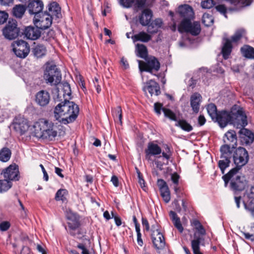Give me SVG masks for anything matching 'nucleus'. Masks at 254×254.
Segmentation results:
<instances>
[{
	"label": "nucleus",
	"mask_w": 254,
	"mask_h": 254,
	"mask_svg": "<svg viewBox=\"0 0 254 254\" xmlns=\"http://www.w3.org/2000/svg\"><path fill=\"white\" fill-rule=\"evenodd\" d=\"M60 102L54 108V115L59 123L67 125L73 122L77 118L79 112L77 105L69 101Z\"/></svg>",
	"instance_id": "f257e3e1"
},
{
	"label": "nucleus",
	"mask_w": 254,
	"mask_h": 254,
	"mask_svg": "<svg viewBox=\"0 0 254 254\" xmlns=\"http://www.w3.org/2000/svg\"><path fill=\"white\" fill-rule=\"evenodd\" d=\"M33 133L37 138L53 141L58 135L57 127L51 121L40 119L33 125Z\"/></svg>",
	"instance_id": "f03ea898"
},
{
	"label": "nucleus",
	"mask_w": 254,
	"mask_h": 254,
	"mask_svg": "<svg viewBox=\"0 0 254 254\" xmlns=\"http://www.w3.org/2000/svg\"><path fill=\"white\" fill-rule=\"evenodd\" d=\"M238 125L243 127L239 131L240 138L242 144L248 145L254 140V134L250 130L244 128L247 124V116L242 109L238 110L236 113Z\"/></svg>",
	"instance_id": "7ed1b4c3"
},
{
	"label": "nucleus",
	"mask_w": 254,
	"mask_h": 254,
	"mask_svg": "<svg viewBox=\"0 0 254 254\" xmlns=\"http://www.w3.org/2000/svg\"><path fill=\"white\" fill-rule=\"evenodd\" d=\"M238 171L237 168H233L223 176L225 187H226L228 182L230 181L231 189L236 191L244 190L247 184L244 177H242L238 175Z\"/></svg>",
	"instance_id": "20e7f679"
},
{
	"label": "nucleus",
	"mask_w": 254,
	"mask_h": 254,
	"mask_svg": "<svg viewBox=\"0 0 254 254\" xmlns=\"http://www.w3.org/2000/svg\"><path fill=\"white\" fill-rule=\"evenodd\" d=\"M43 77L46 82L49 83L51 85L59 84L62 79V75L60 70L55 64L49 63L46 64Z\"/></svg>",
	"instance_id": "39448f33"
},
{
	"label": "nucleus",
	"mask_w": 254,
	"mask_h": 254,
	"mask_svg": "<svg viewBox=\"0 0 254 254\" xmlns=\"http://www.w3.org/2000/svg\"><path fill=\"white\" fill-rule=\"evenodd\" d=\"M178 30L181 33L186 32L192 35L196 36L200 32V25L197 21L192 23L191 20L183 19L178 26Z\"/></svg>",
	"instance_id": "423d86ee"
},
{
	"label": "nucleus",
	"mask_w": 254,
	"mask_h": 254,
	"mask_svg": "<svg viewBox=\"0 0 254 254\" xmlns=\"http://www.w3.org/2000/svg\"><path fill=\"white\" fill-rule=\"evenodd\" d=\"M178 30L181 33L186 32L192 35L196 36L200 32V25L197 21L192 23L191 20L183 19L178 26Z\"/></svg>",
	"instance_id": "0eeeda50"
},
{
	"label": "nucleus",
	"mask_w": 254,
	"mask_h": 254,
	"mask_svg": "<svg viewBox=\"0 0 254 254\" xmlns=\"http://www.w3.org/2000/svg\"><path fill=\"white\" fill-rule=\"evenodd\" d=\"M233 161L238 170L245 165L248 162L249 156L247 150L241 147L236 149L233 155Z\"/></svg>",
	"instance_id": "6e6552de"
},
{
	"label": "nucleus",
	"mask_w": 254,
	"mask_h": 254,
	"mask_svg": "<svg viewBox=\"0 0 254 254\" xmlns=\"http://www.w3.org/2000/svg\"><path fill=\"white\" fill-rule=\"evenodd\" d=\"M12 51L15 55L21 59L25 58L30 52L28 43L23 40H16L11 44Z\"/></svg>",
	"instance_id": "1a4fd4ad"
},
{
	"label": "nucleus",
	"mask_w": 254,
	"mask_h": 254,
	"mask_svg": "<svg viewBox=\"0 0 254 254\" xmlns=\"http://www.w3.org/2000/svg\"><path fill=\"white\" fill-rule=\"evenodd\" d=\"M139 67L141 71H145L152 73V71H157L160 67V64L154 57H150L146 60V62L138 61Z\"/></svg>",
	"instance_id": "9d476101"
},
{
	"label": "nucleus",
	"mask_w": 254,
	"mask_h": 254,
	"mask_svg": "<svg viewBox=\"0 0 254 254\" xmlns=\"http://www.w3.org/2000/svg\"><path fill=\"white\" fill-rule=\"evenodd\" d=\"M52 19L50 14L45 12L34 16L33 22L37 28L40 29H46L51 26Z\"/></svg>",
	"instance_id": "9b49d317"
},
{
	"label": "nucleus",
	"mask_w": 254,
	"mask_h": 254,
	"mask_svg": "<svg viewBox=\"0 0 254 254\" xmlns=\"http://www.w3.org/2000/svg\"><path fill=\"white\" fill-rule=\"evenodd\" d=\"M14 129L20 134H24L29 127L28 120L21 115L15 117L13 121Z\"/></svg>",
	"instance_id": "f8f14e48"
},
{
	"label": "nucleus",
	"mask_w": 254,
	"mask_h": 254,
	"mask_svg": "<svg viewBox=\"0 0 254 254\" xmlns=\"http://www.w3.org/2000/svg\"><path fill=\"white\" fill-rule=\"evenodd\" d=\"M55 101H69L71 99V91L69 84L67 82L62 84L61 89L58 88Z\"/></svg>",
	"instance_id": "ddd939ff"
},
{
	"label": "nucleus",
	"mask_w": 254,
	"mask_h": 254,
	"mask_svg": "<svg viewBox=\"0 0 254 254\" xmlns=\"http://www.w3.org/2000/svg\"><path fill=\"white\" fill-rule=\"evenodd\" d=\"M19 30L15 21H9L3 29V34L5 38L12 40L16 38L19 34Z\"/></svg>",
	"instance_id": "4468645a"
},
{
	"label": "nucleus",
	"mask_w": 254,
	"mask_h": 254,
	"mask_svg": "<svg viewBox=\"0 0 254 254\" xmlns=\"http://www.w3.org/2000/svg\"><path fill=\"white\" fill-rule=\"evenodd\" d=\"M153 245L158 253L164 249L166 243L164 237L161 232L154 231L151 234Z\"/></svg>",
	"instance_id": "2eb2a0df"
},
{
	"label": "nucleus",
	"mask_w": 254,
	"mask_h": 254,
	"mask_svg": "<svg viewBox=\"0 0 254 254\" xmlns=\"http://www.w3.org/2000/svg\"><path fill=\"white\" fill-rule=\"evenodd\" d=\"M1 174L5 180L10 182L13 181H17L19 178L18 169L15 165H10L3 170Z\"/></svg>",
	"instance_id": "dca6fc26"
},
{
	"label": "nucleus",
	"mask_w": 254,
	"mask_h": 254,
	"mask_svg": "<svg viewBox=\"0 0 254 254\" xmlns=\"http://www.w3.org/2000/svg\"><path fill=\"white\" fill-rule=\"evenodd\" d=\"M145 158L148 161H152V156H157L162 153L161 147L153 142H149L145 149Z\"/></svg>",
	"instance_id": "f3484780"
},
{
	"label": "nucleus",
	"mask_w": 254,
	"mask_h": 254,
	"mask_svg": "<svg viewBox=\"0 0 254 254\" xmlns=\"http://www.w3.org/2000/svg\"><path fill=\"white\" fill-rule=\"evenodd\" d=\"M221 127H225L228 123H231L233 121V116L231 112L226 111H222L218 112L216 118L214 119Z\"/></svg>",
	"instance_id": "a211bd4d"
},
{
	"label": "nucleus",
	"mask_w": 254,
	"mask_h": 254,
	"mask_svg": "<svg viewBox=\"0 0 254 254\" xmlns=\"http://www.w3.org/2000/svg\"><path fill=\"white\" fill-rule=\"evenodd\" d=\"M50 99V93L46 90H42L36 94L35 102L38 106L44 107L49 104Z\"/></svg>",
	"instance_id": "6ab92c4d"
},
{
	"label": "nucleus",
	"mask_w": 254,
	"mask_h": 254,
	"mask_svg": "<svg viewBox=\"0 0 254 254\" xmlns=\"http://www.w3.org/2000/svg\"><path fill=\"white\" fill-rule=\"evenodd\" d=\"M143 90L145 94L148 92L152 96L153 95L156 96L160 93V86L159 84L153 80H149L144 83Z\"/></svg>",
	"instance_id": "aec40b11"
},
{
	"label": "nucleus",
	"mask_w": 254,
	"mask_h": 254,
	"mask_svg": "<svg viewBox=\"0 0 254 254\" xmlns=\"http://www.w3.org/2000/svg\"><path fill=\"white\" fill-rule=\"evenodd\" d=\"M65 216L68 220V226L71 230H75L79 228L80 226L79 218L76 214L70 210L66 212Z\"/></svg>",
	"instance_id": "412c9836"
},
{
	"label": "nucleus",
	"mask_w": 254,
	"mask_h": 254,
	"mask_svg": "<svg viewBox=\"0 0 254 254\" xmlns=\"http://www.w3.org/2000/svg\"><path fill=\"white\" fill-rule=\"evenodd\" d=\"M43 3L40 0H32L28 5L29 13L30 14H34L35 16L43 12Z\"/></svg>",
	"instance_id": "4be33fe9"
},
{
	"label": "nucleus",
	"mask_w": 254,
	"mask_h": 254,
	"mask_svg": "<svg viewBox=\"0 0 254 254\" xmlns=\"http://www.w3.org/2000/svg\"><path fill=\"white\" fill-rule=\"evenodd\" d=\"M24 35L27 39L35 40L40 37L41 31L37 27L28 26L25 28Z\"/></svg>",
	"instance_id": "5701e85b"
},
{
	"label": "nucleus",
	"mask_w": 254,
	"mask_h": 254,
	"mask_svg": "<svg viewBox=\"0 0 254 254\" xmlns=\"http://www.w3.org/2000/svg\"><path fill=\"white\" fill-rule=\"evenodd\" d=\"M178 11L184 19L191 20L194 18V12L192 8L188 4L180 6Z\"/></svg>",
	"instance_id": "b1692460"
},
{
	"label": "nucleus",
	"mask_w": 254,
	"mask_h": 254,
	"mask_svg": "<svg viewBox=\"0 0 254 254\" xmlns=\"http://www.w3.org/2000/svg\"><path fill=\"white\" fill-rule=\"evenodd\" d=\"M154 110L158 115L161 114V110H162L166 117L174 121H177V117L176 114L171 110L166 108H162V105L159 103L154 104Z\"/></svg>",
	"instance_id": "393cba45"
},
{
	"label": "nucleus",
	"mask_w": 254,
	"mask_h": 254,
	"mask_svg": "<svg viewBox=\"0 0 254 254\" xmlns=\"http://www.w3.org/2000/svg\"><path fill=\"white\" fill-rule=\"evenodd\" d=\"M201 96L198 93H194L190 98V106L193 112L197 114L199 112Z\"/></svg>",
	"instance_id": "a878e982"
},
{
	"label": "nucleus",
	"mask_w": 254,
	"mask_h": 254,
	"mask_svg": "<svg viewBox=\"0 0 254 254\" xmlns=\"http://www.w3.org/2000/svg\"><path fill=\"white\" fill-rule=\"evenodd\" d=\"M61 9L59 4L56 2L51 3L48 6V14H50L51 17L53 19L60 18L62 17L61 12Z\"/></svg>",
	"instance_id": "bb28decb"
},
{
	"label": "nucleus",
	"mask_w": 254,
	"mask_h": 254,
	"mask_svg": "<svg viewBox=\"0 0 254 254\" xmlns=\"http://www.w3.org/2000/svg\"><path fill=\"white\" fill-rule=\"evenodd\" d=\"M152 12L149 9H145L139 16V21L142 26H147L150 23L152 18Z\"/></svg>",
	"instance_id": "cd10ccee"
},
{
	"label": "nucleus",
	"mask_w": 254,
	"mask_h": 254,
	"mask_svg": "<svg viewBox=\"0 0 254 254\" xmlns=\"http://www.w3.org/2000/svg\"><path fill=\"white\" fill-rule=\"evenodd\" d=\"M225 135V138L224 139L225 143L231 145L232 148H235L237 145V138L235 131L234 130L228 131Z\"/></svg>",
	"instance_id": "c85d7f7f"
},
{
	"label": "nucleus",
	"mask_w": 254,
	"mask_h": 254,
	"mask_svg": "<svg viewBox=\"0 0 254 254\" xmlns=\"http://www.w3.org/2000/svg\"><path fill=\"white\" fill-rule=\"evenodd\" d=\"M162 20L160 18L155 19L152 22L147 25V32L148 33L153 34L157 33L162 25Z\"/></svg>",
	"instance_id": "c756f323"
},
{
	"label": "nucleus",
	"mask_w": 254,
	"mask_h": 254,
	"mask_svg": "<svg viewBox=\"0 0 254 254\" xmlns=\"http://www.w3.org/2000/svg\"><path fill=\"white\" fill-rule=\"evenodd\" d=\"M131 38L134 43L137 41L147 43L151 40L152 36L145 32L141 31L133 35Z\"/></svg>",
	"instance_id": "7c9ffc66"
},
{
	"label": "nucleus",
	"mask_w": 254,
	"mask_h": 254,
	"mask_svg": "<svg viewBox=\"0 0 254 254\" xmlns=\"http://www.w3.org/2000/svg\"><path fill=\"white\" fill-rule=\"evenodd\" d=\"M76 247L81 251V254H90L93 249L91 246V242L89 239H86L84 242L78 243Z\"/></svg>",
	"instance_id": "2f4dec72"
},
{
	"label": "nucleus",
	"mask_w": 254,
	"mask_h": 254,
	"mask_svg": "<svg viewBox=\"0 0 254 254\" xmlns=\"http://www.w3.org/2000/svg\"><path fill=\"white\" fill-rule=\"evenodd\" d=\"M169 215L175 227L182 233L184 231V228L182 226L180 218L178 216L176 213L173 211L170 212Z\"/></svg>",
	"instance_id": "473e14b6"
},
{
	"label": "nucleus",
	"mask_w": 254,
	"mask_h": 254,
	"mask_svg": "<svg viewBox=\"0 0 254 254\" xmlns=\"http://www.w3.org/2000/svg\"><path fill=\"white\" fill-rule=\"evenodd\" d=\"M242 55L247 59H254V48L249 45H245L241 48Z\"/></svg>",
	"instance_id": "72a5a7b5"
},
{
	"label": "nucleus",
	"mask_w": 254,
	"mask_h": 254,
	"mask_svg": "<svg viewBox=\"0 0 254 254\" xmlns=\"http://www.w3.org/2000/svg\"><path fill=\"white\" fill-rule=\"evenodd\" d=\"M46 52V47L42 45H37L34 46L32 50V54L37 58H40L44 56Z\"/></svg>",
	"instance_id": "f704fd0d"
},
{
	"label": "nucleus",
	"mask_w": 254,
	"mask_h": 254,
	"mask_svg": "<svg viewBox=\"0 0 254 254\" xmlns=\"http://www.w3.org/2000/svg\"><path fill=\"white\" fill-rule=\"evenodd\" d=\"M232 46L231 41L226 39L222 49V54L224 59H228L232 52Z\"/></svg>",
	"instance_id": "c9c22d12"
},
{
	"label": "nucleus",
	"mask_w": 254,
	"mask_h": 254,
	"mask_svg": "<svg viewBox=\"0 0 254 254\" xmlns=\"http://www.w3.org/2000/svg\"><path fill=\"white\" fill-rule=\"evenodd\" d=\"M200 237L196 236V234H195L194 235V239L191 241V246L193 254H203L200 251Z\"/></svg>",
	"instance_id": "e433bc0d"
},
{
	"label": "nucleus",
	"mask_w": 254,
	"mask_h": 254,
	"mask_svg": "<svg viewBox=\"0 0 254 254\" xmlns=\"http://www.w3.org/2000/svg\"><path fill=\"white\" fill-rule=\"evenodd\" d=\"M135 50L137 52V56L146 59L147 57L148 52L147 48L145 45L141 44H137L136 45Z\"/></svg>",
	"instance_id": "4c0bfd02"
},
{
	"label": "nucleus",
	"mask_w": 254,
	"mask_h": 254,
	"mask_svg": "<svg viewBox=\"0 0 254 254\" xmlns=\"http://www.w3.org/2000/svg\"><path fill=\"white\" fill-rule=\"evenodd\" d=\"M26 10V6L22 4L15 5L12 9L13 16L17 18H20L22 17Z\"/></svg>",
	"instance_id": "58836bf2"
},
{
	"label": "nucleus",
	"mask_w": 254,
	"mask_h": 254,
	"mask_svg": "<svg viewBox=\"0 0 254 254\" xmlns=\"http://www.w3.org/2000/svg\"><path fill=\"white\" fill-rule=\"evenodd\" d=\"M11 155L10 150L7 147H4L0 150V160L3 162H7L9 160Z\"/></svg>",
	"instance_id": "ea45409f"
},
{
	"label": "nucleus",
	"mask_w": 254,
	"mask_h": 254,
	"mask_svg": "<svg viewBox=\"0 0 254 254\" xmlns=\"http://www.w3.org/2000/svg\"><path fill=\"white\" fill-rule=\"evenodd\" d=\"M231 146V145H229L226 144L222 145L220 148V157L231 159L232 153L230 149Z\"/></svg>",
	"instance_id": "a19ab883"
},
{
	"label": "nucleus",
	"mask_w": 254,
	"mask_h": 254,
	"mask_svg": "<svg viewBox=\"0 0 254 254\" xmlns=\"http://www.w3.org/2000/svg\"><path fill=\"white\" fill-rule=\"evenodd\" d=\"M175 126L180 127L183 130L189 132L192 130V126L189 124L186 121L184 120H180L176 121Z\"/></svg>",
	"instance_id": "79ce46f5"
},
{
	"label": "nucleus",
	"mask_w": 254,
	"mask_h": 254,
	"mask_svg": "<svg viewBox=\"0 0 254 254\" xmlns=\"http://www.w3.org/2000/svg\"><path fill=\"white\" fill-rule=\"evenodd\" d=\"M206 108L208 114L211 118L212 120L214 121V119L218 114L216 105L213 103H211L207 105Z\"/></svg>",
	"instance_id": "37998d69"
},
{
	"label": "nucleus",
	"mask_w": 254,
	"mask_h": 254,
	"mask_svg": "<svg viewBox=\"0 0 254 254\" xmlns=\"http://www.w3.org/2000/svg\"><path fill=\"white\" fill-rule=\"evenodd\" d=\"M68 194V191L65 189H60L56 192L55 199L57 201H62L65 202L66 201V196Z\"/></svg>",
	"instance_id": "c03bdc74"
},
{
	"label": "nucleus",
	"mask_w": 254,
	"mask_h": 254,
	"mask_svg": "<svg viewBox=\"0 0 254 254\" xmlns=\"http://www.w3.org/2000/svg\"><path fill=\"white\" fill-rule=\"evenodd\" d=\"M112 115L115 120L118 121L120 124H122V110L121 106H118L113 109Z\"/></svg>",
	"instance_id": "a18cd8bd"
},
{
	"label": "nucleus",
	"mask_w": 254,
	"mask_h": 254,
	"mask_svg": "<svg viewBox=\"0 0 254 254\" xmlns=\"http://www.w3.org/2000/svg\"><path fill=\"white\" fill-rule=\"evenodd\" d=\"M221 159L218 162V166L221 170L223 174L226 168H227L230 163V158L220 157Z\"/></svg>",
	"instance_id": "49530a36"
},
{
	"label": "nucleus",
	"mask_w": 254,
	"mask_h": 254,
	"mask_svg": "<svg viewBox=\"0 0 254 254\" xmlns=\"http://www.w3.org/2000/svg\"><path fill=\"white\" fill-rule=\"evenodd\" d=\"M214 22V19L211 14L207 13L203 14L202 17V22L206 26H210Z\"/></svg>",
	"instance_id": "de8ad7c7"
},
{
	"label": "nucleus",
	"mask_w": 254,
	"mask_h": 254,
	"mask_svg": "<svg viewBox=\"0 0 254 254\" xmlns=\"http://www.w3.org/2000/svg\"><path fill=\"white\" fill-rule=\"evenodd\" d=\"M12 187V183L7 180H0V193H3L7 191Z\"/></svg>",
	"instance_id": "09e8293b"
},
{
	"label": "nucleus",
	"mask_w": 254,
	"mask_h": 254,
	"mask_svg": "<svg viewBox=\"0 0 254 254\" xmlns=\"http://www.w3.org/2000/svg\"><path fill=\"white\" fill-rule=\"evenodd\" d=\"M253 0H231V3L239 7H245L251 4Z\"/></svg>",
	"instance_id": "8fccbe9b"
},
{
	"label": "nucleus",
	"mask_w": 254,
	"mask_h": 254,
	"mask_svg": "<svg viewBox=\"0 0 254 254\" xmlns=\"http://www.w3.org/2000/svg\"><path fill=\"white\" fill-rule=\"evenodd\" d=\"M245 30L243 29L238 30L235 34L232 36L231 40L233 42H237L245 34Z\"/></svg>",
	"instance_id": "3c124183"
},
{
	"label": "nucleus",
	"mask_w": 254,
	"mask_h": 254,
	"mask_svg": "<svg viewBox=\"0 0 254 254\" xmlns=\"http://www.w3.org/2000/svg\"><path fill=\"white\" fill-rule=\"evenodd\" d=\"M249 199L247 203H245V208L251 211L252 215H254V197H249Z\"/></svg>",
	"instance_id": "603ef678"
},
{
	"label": "nucleus",
	"mask_w": 254,
	"mask_h": 254,
	"mask_svg": "<svg viewBox=\"0 0 254 254\" xmlns=\"http://www.w3.org/2000/svg\"><path fill=\"white\" fill-rule=\"evenodd\" d=\"M161 193V195L162 197L163 200L166 203H168L170 201L171 196H170V191L169 188H167L166 190H160Z\"/></svg>",
	"instance_id": "864d4df0"
},
{
	"label": "nucleus",
	"mask_w": 254,
	"mask_h": 254,
	"mask_svg": "<svg viewBox=\"0 0 254 254\" xmlns=\"http://www.w3.org/2000/svg\"><path fill=\"white\" fill-rule=\"evenodd\" d=\"M243 234L246 239L254 241V223L252 226L250 232H243Z\"/></svg>",
	"instance_id": "5fc2aeb1"
},
{
	"label": "nucleus",
	"mask_w": 254,
	"mask_h": 254,
	"mask_svg": "<svg viewBox=\"0 0 254 254\" xmlns=\"http://www.w3.org/2000/svg\"><path fill=\"white\" fill-rule=\"evenodd\" d=\"M215 4L213 0H206L201 2V5L203 8H210Z\"/></svg>",
	"instance_id": "6e6d98bb"
},
{
	"label": "nucleus",
	"mask_w": 254,
	"mask_h": 254,
	"mask_svg": "<svg viewBox=\"0 0 254 254\" xmlns=\"http://www.w3.org/2000/svg\"><path fill=\"white\" fill-rule=\"evenodd\" d=\"M135 0H120V4L126 8L131 7L134 3Z\"/></svg>",
	"instance_id": "4d7b16f0"
},
{
	"label": "nucleus",
	"mask_w": 254,
	"mask_h": 254,
	"mask_svg": "<svg viewBox=\"0 0 254 254\" xmlns=\"http://www.w3.org/2000/svg\"><path fill=\"white\" fill-rule=\"evenodd\" d=\"M157 185L159 187V190H162L169 188L167 183L163 179H158L157 181Z\"/></svg>",
	"instance_id": "13d9d810"
},
{
	"label": "nucleus",
	"mask_w": 254,
	"mask_h": 254,
	"mask_svg": "<svg viewBox=\"0 0 254 254\" xmlns=\"http://www.w3.org/2000/svg\"><path fill=\"white\" fill-rule=\"evenodd\" d=\"M180 176L177 173H174L171 175V180L174 185H178Z\"/></svg>",
	"instance_id": "bf43d9fd"
},
{
	"label": "nucleus",
	"mask_w": 254,
	"mask_h": 254,
	"mask_svg": "<svg viewBox=\"0 0 254 254\" xmlns=\"http://www.w3.org/2000/svg\"><path fill=\"white\" fill-rule=\"evenodd\" d=\"M162 156L163 158L167 160L170 159L172 153L170 151V148L168 147V146H166V147L165 148V151H163L162 152Z\"/></svg>",
	"instance_id": "052dcab7"
},
{
	"label": "nucleus",
	"mask_w": 254,
	"mask_h": 254,
	"mask_svg": "<svg viewBox=\"0 0 254 254\" xmlns=\"http://www.w3.org/2000/svg\"><path fill=\"white\" fill-rule=\"evenodd\" d=\"M8 14L4 11H0V24H3L8 18Z\"/></svg>",
	"instance_id": "680f3d73"
},
{
	"label": "nucleus",
	"mask_w": 254,
	"mask_h": 254,
	"mask_svg": "<svg viewBox=\"0 0 254 254\" xmlns=\"http://www.w3.org/2000/svg\"><path fill=\"white\" fill-rule=\"evenodd\" d=\"M215 8L216 10L220 12L221 13L224 14L226 17H227V16L226 15V6L223 4H219L217 5L215 7Z\"/></svg>",
	"instance_id": "e2e57ef3"
},
{
	"label": "nucleus",
	"mask_w": 254,
	"mask_h": 254,
	"mask_svg": "<svg viewBox=\"0 0 254 254\" xmlns=\"http://www.w3.org/2000/svg\"><path fill=\"white\" fill-rule=\"evenodd\" d=\"M134 5L138 8H142L144 7L146 0H135Z\"/></svg>",
	"instance_id": "0e129e2a"
},
{
	"label": "nucleus",
	"mask_w": 254,
	"mask_h": 254,
	"mask_svg": "<svg viewBox=\"0 0 254 254\" xmlns=\"http://www.w3.org/2000/svg\"><path fill=\"white\" fill-rule=\"evenodd\" d=\"M10 226V223L8 222H2L0 224V230L2 231H5L9 228Z\"/></svg>",
	"instance_id": "69168bd1"
},
{
	"label": "nucleus",
	"mask_w": 254,
	"mask_h": 254,
	"mask_svg": "<svg viewBox=\"0 0 254 254\" xmlns=\"http://www.w3.org/2000/svg\"><path fill=\"white\" fill-rule=\"evenodd\" d=\"M137 233V244L140 246H142L143 245V242L142 239H141V234L140 233V230L136 231Z\"/></svg>",
	"instance_id": "338daca9"
},
{
	"label": "nucleus",
	"mask_w": 254,
	"mask_h": 254,
	"mask_svg": "<svg viewBox=\"0 0 254 254\" xmlns=\"http://www.w3.org/2000/svg\"><path fill=\"white\" fill-rule=\"evenodd\" d=\"M142 224L143 226L145 227V230L147 231H149L150 230V226L146 218H142Z\"/></svg>",
	"instance_id": "774afa93"
}]
</instances>
